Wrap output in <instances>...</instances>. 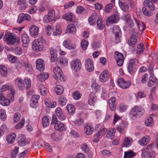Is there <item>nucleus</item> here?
<instances>
[{
    "instance_id": "58836bf2",
    "label": "nucleus",
    "mask_w": 158,
    "mask_h": 158,
    "mask_svg": "<svg viewBox=\"0 0 158 158\" xmlns=\"http://www.w3.org/2000/svg\"><path fill=\"white\" fill-rule=\"evenodd\" d=\"M58 63H60L61 65H67L68 63V60L64 56H60L58 57L57 60Z\"/></svg>"
},
{
    "instance_id": "3c124183",
    "label": "nucleus",
    "mask_w": 158,
    "mask_h": 158,
    "mask_svg": "<svg viewBox=\"0 0 158 158\" xmlns=\"http://www.w3.org/2000/svg\"><path fill=\"white\" fill-rule=\"evenodd\" d=\"M144 48L143 44L140 43L137 46V49L136 50V53L137 54H139L143 52Z\"/></svg>"
},
{
    "instance_id": "f03ea898",
    "label": "nucleus",
    "mask_w": 158,
    "mask_h": 158,
    "mask_svg": "<svg viewBox=\"0 0 158 158\" xmlns=\"http://www.w3.org/2000/svg\"><path fill=\"white\" fill-rule=\"evenodd\" d=\"M144 112V110L142 107L136 106L132 108L129 114L131 118H138L143 115Z\"/></svg>"
},
{
    "instance_id": "1a4fd4ad",
    "label": "nucleus",
    "mask_w": 158,
    "mask_h": 158,
    "mask_svg": "<svg viewBox=\"0 0 158 158\" xmlns=\"http://www.w3.org/2000/svg\"><path fill=\"white\" fill-rule=\"evenodd\" d=\"M117 83L119 86L123 89H127L130 86L131 82L129 81H126L123 78L118 79Z\"/></svg>"
},
{
    "instance_id": "0eeeda50",
    "label": "nucleus",
    "mask_w": 158,
    "mask_h": 158,
    "mask_svg": "<svg viewBox=\"0 0 158 158\" xmlns=\"http://www.w3.org/2000/svg\"><path fill=\"white\" fill-rule=\"evenodd\" d=\"M32 47L34 51L37 52L41 51L43 49V46L40 40L36 39L33 42Z\"/></svg>"
},
{
    "instance_id": "13d9d810",
    "label": "nucleus",
    "mask_w": 158,
    "mask_h": 158,
    "mask_svg": "<svg viewBox=\"0 0 158 158\" xmlns=\"http://www.w3.org/2000/svg\"><path fill=\"white\" fill-rule=\"evenodd\" d=\"M107 131V130L105 128H103L101 129L98 133L95 136L98 138H100L105 134Z\"/></svg>"
},
{
    "instance_id": "473e14b6",
    "label": "nucleus",
    "mask_w": 158,
    "mask_h": 158,
    "mask_svg": "<svg viewBox=\"0 0 158 158\" xmlns=\"http://www.w3.org/2000/svg\"><path fill=\"white\" fill-rule=\"evenodd\" d=\"M85 133L88 135H90L92 134L93 131V126L90 124L85 125L84 129Z\"/></svg>"
},
{
    "instance_id": "b1692460",
    "label": "nucleus",
    "mask_w": 158,
    "mask_h": 158,
    "mask_svg": "<svg viewBox=\"0 0 158 158\" xmlns=\"http://www.w3.org/2000/svg\"><path fill=\"white\" fill-rule=\"evenodd\" d=\"M109 77V72L105 70L103 71L100 75V80L102 82L106 81Z\"/></svg>"
},
{
    "instance_id": "603ef678",
    "label": "nucleus",
    "mask_w": 158,
    "mask_h": 158,
    "mask_svg": "<svg viewBox=\"0 0 158 158\" xmlns=\"http://www.w3.org/2000/svg\"><path fill=\"white\" fill-rule=\"evenodd\" d=\"M97 26L100 30L103 29L104 26L102 23V20L101 18L98 17L97 21Z\"/></svg>"
},
{
    "instance_id": "2eb2a0df",
    "label": "nucleus",
    "mask_w": 158,
    "mask_h": 158,
    "mask_svg": "<svg viewBox=\"0 0 158 158\" xmlns=\"http://www.w3.org/2000/svg\"><path fill=\"white\" fill-rule=\"evenodd\" d=\"M63 45L65 48L70 50L75 49L76 48L75 44L72 43L71 40L69 39L65 40L63 43Z\"/></svg>"
},
{
    "instance_id": "c9c22d12",
    "label": "nucleus",
    "mask_w": 158,
    "mask_h": 158,
    "mask_svg": "<svg viewBox=\"0 0 158 158\" xmlns=\"http://www.w3.org/2000/svg\"><path fill=\"white\" fill-rule=\"evenodd\" d=\"M18 65L20 67L24 66L26 70L29 72H31L32 70L31 65L29 63L26 62L24 60L21 61V63L19 62Z\"/></svg>"
},
{
    "instance_id": "09e8293b",
    "label": "nucleus",
    "mask_w": 158,
    "mask_h": 158,
    "mask_svg": "<svg viewBox=\"0 0 158 158\" xmlns=\"http://www.w3.org/2000/svg\"><path fill=\"white\" fill-rule=\"evenodd\" d=\"M58 102L60 106H64L66 104L67 100L63 96H61L59 98Z\"/></svg>"
},
{
    "instance_id": "393cba45",
    "label": "nucleus",
    "mask_w": 158,
    "mask_h": 158,
    "mask_svg": "<svg viewBox=\"0 0 158 158\" xmlns=\"http://www.w3.org/2000/svg\"><path fill=\"white\" fill-rule=\"evenodd\" d=\"M116 99L115 97L111 98L108 101V104L110 109L111 111H114L115 110V102Z\"/></svg>"
},
{
    "instance_id": "4468645a",
    "label": "nucleus",
    "mask_w": 158,
    "mask_h": 158,
    "mask_svg": "<svg viewBox=\"0 0 158 158\" xmlns=\"http://www.w3.org/2000/svg\"><path fill=\"white\" fill-rule=\"evenodd\" d=\"M55 113L59 119L61 121L64 120L66 116L64 114L62 110L60 107L56 108L55 110Z\"/></svg>"
},
{
    "instance_id": "423d86ee",
    "label": "nucleus",
    "mask_w": 158,
    "mask_h": 158,
    "mask_svg": "<svg viewBox=\"0 0 158 158\" xmlns=\"http://www.w3.org/2000/svg\"><path fill=\"white\" fill-rule=\"evenodd\" d=\"M70 66L73 70L75 72H78L81 68V62L79 59L74 60L71 62Z\"/></svg>"
},
{
    "instance_id": "4be33fe9",
    "label": "nucleus",
    "mask_w": 158,
    "mask_h": 158,
    "mask_svg": "<svg viewBox=\"0 0 158 158\" xmlns=\"http://www.w3.org/2000/svg\"><path fill=\"white\" fill-rule=\"evenodd\" d=\"M29 31L30 34L32 36L36 38L38 34L39 28L35 25H32L29 28Z\"/></svg>"
},
{
    "instance_id": "c756f323",
    "label": "nucleus",
    "mask_w": 158,
    "mask_h": 158,
    "mask_svg": "<svg viewBox=\"0 0 158 158\" xmlns=\"http://www.w3.org/2000/svg\"><path fill=\"white\" fill-rule=\"evenodd\" d=\"M155 84H158V80L154 76V75H150L149 78V80L148 82V85L149 87H151Z\"/></svg>"
},
{
    "instance_id": "aec40b11",
    "label": "nucleus",
    "mask_w": 158,
    "mask_h": 158,
    "mask_svg": "<svg viewBox=\"0 0 158 158\" xmlns=\"http://www.w3.org/2000/svg\"><path fill=\"white\" fill-rule=\"evenodd\" d=\"M21 39L23 46V47H28L29 43V39L28 35L25 33L22 34L21 35Z\"/></svg>"
},
{
    "instance_id": "7c9ffc66",
    "label": "nucleus",
    "mask_w": 158,
    "mask_h": 158,
    "mask_svg": "<svg viewBox=\"0 0 158 158\" xmlns=\"http://www.w3.org/2000/svg\"><path fill=\"white\" fill-rule=\"evenodd\" d=\"M97 97L95 94L91 92L89 94V98L88 100L89 104L91 106H94V103L97 101Z\"/></svg>"
},
{
    "instance_id": "7ed1b4c3",
    "label": "nucleus",
    "mask_w": 158,
    "mask_h": 158,
    "mask_svg": "<svg viewBox=\"0 0 158 158\" xmlns=\"http://www.w3.org/2000/svg\"><path fill=\"white\" fill-rule=\"evenodd\" d=\"M16 37L11 33L6 32L3 38V40L7 44L13 45L16 42Z\"/></svg>"
},
{
    "instance_id": "2f4dec72",
    "label": "nucleus",
    "mask_w": 158,
    "mask_h": 158,
    "mask_svg": "<svg viewBox=\"0 0 158 158\" xmlns=\"http://www.w3.org/2000/svg\"><path fill=\"white\" fill-rule=\"evenodd\" d=\"M76 31V28L74 24H70L67 26L66 29L67 33H71L74 34H75Z\"/></svg>"
},
{
    "instance_id": "e433bc0d",
    "label": "nucleus",
    "mask_w": 158,
    "mask_h": 158,
    "mask_svg": "<svg viewBox=\"0 0 158 158\" xmlns=\"http://www.w3.org/2000/svg\"><path fill=\"white\" fill-rule=\"evenodd\" d=\"M145 6H147L152 11L155 10V8L152 2L149 0H145L143 3Z\"/></svg>"
},
{
    "instance_id": "f257e3e1",
    "label": "nucleus",
    "mask_w": 158,
    "mask_h": 158,
    "mask_svg": "<svg viewBox=\"0 0 158 158\" xmlns=\"http://www.w3.org/2000/svg\"><path fill=\"white\" fill-rule=\"evenodd\" d=\"M155 143H153L151 144L148 145L147 148H144L142 150L141 156L142 158H154L156 155L155 152L151 149L154 148L156 146L154 145Z\"/></svg>"
},
{
    "instance_id": "cd10ccee",
    "label": "nucleus",
    "mask_w": 158,
    "mask_h": 158,
    "mask_svg": "<svg viewBox=\"0 0 158 158\" xmlns=\"http://www.w3.org/2000/svg\"><path fill=\"white\" fill-rule=\"evenodd\" d=\"M15 84L19 89H23L25 88L23 80L20 78H17L15 81Z\"/></svg>"
},
{
    "instance_id": "69168bd1",
    "label": "nucleus",
    "mask_w": 158,
    "mask_h": 158,
    "mask_svg": "<svg viewBox=\"0 0 158 158\" xmlns=\"http://www.w3.org/2000/svg\"><path fill=\"white\" fill-rule=\"evenodd\" d=\"M121 120V118L116 114H115L114 116L113 124L114 125L116 123Z\"/></svg>"
},
{
    "instance_id": "a19ab883",
    "label": "nucleus",
    "mask_w": 158,
    "mask_h": 158,
    "mask_svg": "<svg viewBox=\"0 0 158 158\" xmlns=\"http://www.w3.org/2000/svg\"><path fill=\"white\" fill-rule=\"evenodd\" d=\"M44 103L47 106L51 108H55L56 106V102H50L48 99L45 100Z\"/></svg>"
},
{
    "instance_id": "6e6d98bb",
    "label": "nucleus",
    "mask_w": 158,
    "mask_h": 158,
    "mask_svg": "<svg viewBox=\"0 0 158 158\" xmlns=\"http://www.w3.org/2000/svg\"><path fill=\"white\" fill-rule=\"evenodd\" d=\"M142 11L143 14L146 16H150L152 15V11L149 10H147L146 8L143 7L142 8Z\"/></svg>"
},
{
    "instance_id": "79ce46f5",
    "label": "nucleus",
    "mask_w": 158,
    "mask_h": 158,
    "mask_svg": "<svg viewBox=\"0 0 158 158\" xmlns=\"http://www.w3.org/2000/svg\"><path fill=\"white\" fill-rule=\"evenodd\" d=\"M136 153L131 150H129L124 152V156L123 158H130L134 157Z\"/></svg>"
},
{
    "instance_id": "bb28decb",
    "label": "nucleus",
    "mask_w": 158,
    "mask_h": 158,
    "mask_svg": "<svg viewBox=\"0 0 158 158\" xmlns=\"http://www.w3.org/2000/svg\"><path fill=\"white\" fill-rule=\"evenodd\" d=\"M49 77V74L47 72H42L38 75L37 78L39 81H43L47 80Z\"/></svg>"
},
{
    "instance_id": "a211bd4d",
    "label": "nucleus",
    "mask_w": 158,
    "mask_h": 158,
    "mask_svg": "<svg viewBox=\"0 0 158 158\" xmlns=\"http://www.w3.org/2000/svg\"><path fill=\"white\" fill-rule=\"evenodd\" d=\"M137 34L136 32H135L131 34L127 42L129 45L133 46L136 44L137 42Z\"/></svg>"
},
{
    "instance_id": "ddd939ff",
    "label": "nucleus",
    "mask_w": 158,
    "mask_h": 158,
    "mask_svg": "<svg viewBox=\"0 0 158 158\" xmlns=\"http://www.w3.org/2000/svg\"><path fill=\"white\" fill-rule=\"evenodd\" d=\"M113 32L115 34V40L116 43H118L120 41V38L121 34V31L119 27L117 26L113 27Z\"/></svg>"
},
{
    "instance_id": "052dcab7",
    "label": "nucleus",
    "mask_w": 158,
    "mask_h": 158,
    "mask_svg": "<svg viewBox=\"0 0 158 158\" xmlns=\"http://www.w3.org/2000/svg\"><path fill=\"white\" fill-rule=\"evenodd\" d=\"M24 123L25 121L24 118L22 119L21 121L15 125V128L17 129H21L23 126L24 124Z\"/></svg>"
},
{
    "instance_id": "9b49d317",
    "label": "nucleus",
    "mask_w": 158,
    "mask_h": 158,
    "mask_svg": "<svg viewBox=\"0 0 158 158\" xmlns=\"http://www.w3.org/2000/svg\"><path fill=\"white\" fill-rule=\"evenodd\" d=\"M85 62L86 70L89 72L93 71L94 70V66L93 60L87 58L86 59Z\"/></svg>"
},
{
    "instance_id": "0e129e2a",
    "label": "nucleus",
    "mask_w": 158,
    "mask_h": 158,
    "mask_svg": "<svg viewBox=\"0 0 158 158\" xmlns=\"http://www.w3.org/2000/svg\"><path fill=\"white\" fill-rule=\"evenodd\" d=\"M51 137L52 139L55 141L58 140L60 138L58 133H52L51 135Z\"/></svg>"
},
{
    "instance_id": "c03bdc74",
    "label": "nucleus",
    "mask_w": 158,
    "mask_h": 158,
    "mask_svg": "<svg viewBox=\"0 0 158 158\" xmlns=\"http://www.w3.org/2000/svg\"><path fill=\"white\" fill-rule=\"evenodd\" d=\"M81 148L82 152L85 153H88L89 152V148L85 143H83L81 145Z\"/></svg>"
},
{
    "instance_id": "f704fd0d",
    "label": "nucleus",
    "mask_w": 158,
    "mask_h": 158,
    "mask_svg": "<svg viewBox=\"0 0 158 158\" xmlns=\"http://www.w3.org/2000/svg\"><path fill=\"white\" fill-rule=\"evenodd\" d=\"M133 141L132 139L129 137H125L122 144L123 147H129L132 144Z\"/></svg>"
},
{
    "instance_id": "ea45409f",
    "label": "nucleus",
    "mask_w": 158,
    "mask_h": 158,
    "mask_svg": "<svg viewBox=\"0 0 158 158\" xmlns=\"http://www.w3.org/2000/svg\"><path fill=\"white\" fill-rule=\"evenodd\" d=\"M16 137V134L14 133H12L7 136L6 137V140L8 143H12L15 141Z\"/></svg>"
},
{
    "instance_id": "6e6552de",
    "label": "nucleus",
    "mask_w": 158,
    "mask_h": 158,
    "mask_svg": "<svg viewBox=\"0 0 158 158\" xmlns=\"http://www.w3.org/2000/svg\"><path fill=\"white\" fill-rule=\"evenodd\" d=\"M118 3L121 8L124 11H127L129 8V5L131 4L129 0H119Z\"/></svg>"
},
{
    "instance_id": "5701e85b",
    "label": "nucleus",
    "mask_w": 158,
    "mask_h": 158,
    "mask_svg": "<svg viewBox=\"0 0 158 158\" xmlns=\"http://www.w3.org/2000/svg\"><path fill=\"white\" fill-rule=\"evenodd\" d=\"M63 19L70 21L73 22L75 21V15L73 13H68L64 14L63 16Z\"/></svg>"
},
{
    "instance_id": "338daca9",
    "label": "nucleus",
    "mask_w": 158,
    "mask_h": 158,
    "mask_svg": "<svg viewBox=\"0 0 158 158\" xmlns=\"http://www.w3.org/2000/svg\"><path fill=\"white\" fill-rule=\"evenodd\" d=\"M0 117L3 121H5L6 118V115L5 111L4 110L0 111Z\"/></svg>"
},
{
    "instance_id": "4d7b16f0",
    "label": "nucleus",
    "mask_w": 158,
    "mask_h": 158,
    "mask_svg": "<svg viewBox=\"0 0 158 158\" xmlns=\"http://www.w3.org/2000/svg\"><path fill=\"white\" fill-rule=\"evenodd\" d=\"M0 72L3 76H5L7 74V69L3 65H0Z\"/></svg>"
},
{
    "instance_id": "20e7f679",
    "label": "nucleus",
    "mask_w": 158,
    "mask_h": 158,
    "mask_svg": "<svg viewBox=\"0 0 158 158\" xmlns=\"http://www.w3.org/2000/svg\"><path fill=\"white\" fill-rule=\"evenodd\" d=\"M55 15V12L54 9H49L48 10V14L44 17L43 22L45 23H48L51 21L56 20Z\"/></svg>"
},
{
    "instance_id": "c85d7f7f",
    "label": "nucleus",
    "mask_w": 158,
    "mask_h": 158,
    "mask_svg": "<svg viewBox=\"0 0 158 158\" xmlns=\"http://www.w3.org/2000/svg\"><path fill=\"white\" fill-rule=\"evenodd\" d=\"M44 61L41 59H38L36 61V68L40 71H43L44 69Z\"/></svg>"
},
{
    "instance_id": "f8f14e48",
    "label": "nucleus",
    "mask_w": 158,
    "mask_h": 158,
    "mask_svg": "<svg viewBox=\"0 0 158 158\" xmlns=\"http://www.w3.org/2000/svg\"><path fill=\"white\" fill-rule=\"evenodd\" d=\"M119 19V17L117 15H113L109 17L106 20L107 25L117 23Z\"/></svg>"
},
{
    "instance_id": "680f3d73",
    "label": "nucleus",
    "mask_w": 158,
    "mask_h": 158,
    "mask_svg": "<svg viewBox=\"0 0 158 158\" xmlns=\"http://www.w3.org/2000/svg\"><path fill=\"white\" fill-rule=\"evenodd\" d=\"M25 20V14L23 13H21L19 15L18 22V23H20L24 21Z\"/></svg>"
},
{
    "instance_id": "49530a36",
    "label": "nucleus",
    "mask_w": 158,
    "mask_h": 158,
    "mask_svg": "<svg viewBox=\"0 0 158 158\" xmlns=\"http://www.w3.org/2000/svg\"><path fill=\"white\" fill-rule=\"evenodd\" d=\"M17 4L19 5H23L21 7L22 10H24L28 7V4L27 3L25 0H19Z\"/></svg>"
},
{
    "instance_id": "bf43d9fd",
    "label": "nucleus",
    "mask_w": 158,
    "mask_h": 158,
    "mask_svg": "<svg viewBox=\"0 0 158 158\" xmlns=\"http://www.w3.org/2000/svg\"><path fill=\"white\" fill-rule=\"evenodd\" d=\"M113 3L107 4L104 9V11L106 13H109L113 7Z\"/></svg>"
},
{
    "instance_id": "dca6fc26",
    "label": "nucleus",
    "mask_w": 158,
    "mask_h": 158,
    "mask_svg": "<svg viewBox=\"0 0 158 158\" xmlns=\"http://www.w3.org/2000/svg\"><path fill=\"white\" fill-rule=\"evenodd\" d=\"M54 128L56 130L62 131H65L67 128L64 123L60 121L55 124Z\"/></svg>"
},
{
    "instance_id": "774afa93",
    "label": "nucleus",
    "mask_w": 158,
    "mask_h": 158,
    "mask_svg": "<svg viewBox=\"0 0 158 158\" xmlns=\"http://www.w3.org/2000/svg\"><path fill=\"white\" fill-rule=\"evenodd\" d=\"M75 124L78 126L82 125L84 123V120L83 119L79 118L76 120L74 122Z\"/></svg>"
},
{
    "instance_id": "f3484780",
    "label": "nucleus",
    "mask_w": 158,
    "mask_h": 158,
    "mask_svg": "<svg viewBox=\"0 0 158 158\" xmlns=\"http://www.w3.org/2000/svg\"><path fill=\"white\" fill-rule=\"evenodd\" d=\"M18 140V144L20 146H23L29 143V142L26 140L25 136L23 135H19Z\"/></svg>"
},
{
    "instance_id": "37998d69",
    "label": "nucleus",
    "mask_w": 158,
    "mask_h": 158,
    "mask_svg": "<svg viewBox=\"0 0 158 158\" xmlns=\"http://www.w3.org/2000/svg\"><path fill=\"white\" fill-rule=\"evenodd\" d=\"M116 131L115 129L111 128L107 132L106 136L108 138L112 139L114 138L115 135V133Z\"/></svg>"
},
{
    "instance_id": "e2e57ef3",
    "label": "nucleus",
    "mask_w": 158,
    "mask_h": 158,
    "mask_svg": "<svg viewBox=\"0 0 158 158\" xmlns=\"http://www.w3.org/2000/svg\"><path fill=\"white\" fill-rule=\"evenodd\" d=\"M73 96L75 99L78 100L81 98V95L78 91H76L73 93Z\"/></svg>"
},
{
    "instance_id": "72a5a7b5",
    "label": "nucleus",
    "mask_w": 158,
    "mask_h": 158,
    "mask_svg": "<svg viewBox=\"0 0 158 158\" xmlns=\"http://www.w3.org/2000/svg\"><path fill=\"white\" fill-rule=\"evenodd\" d=\"M127 124L126 122H122L118 125H117L116 127L117 130L120 132L123 133L124 131V129L127 127Z\"/></svg>"
},
{
    "instance_id": "a18cd8bd",
    "label": "nucleus",
    "mask_w": 158,
    "mask_h": 158,
    "mask_svg": "<svg viewBox=\"0 0 158 158\" xmlns=\"http://www.w3.org/2000/svg\"><path fill=\"white\" fill-rule=\"evenodd\" d=\"M42 124L44 127L48 126L49 124V119L46 116L43 117L42 118Z\"/></svg>"
},
{
    "instance_id": "8fccbe9b",
    "label": "nucleus",
    "mask_w": 158,
    "mask_h": 158,
    "mask_svg": "<svg viewBox=\"0 0 158 158\" xmlns=\"http://www.w3.org/2000/svg\"><path fill=\"white\" fill-rule=\"evenodd\" d=\"M89 44V42L85 39H82L81 42V46L83 50H85Z\"/></svg>"
},
{
    "instance_id": "de8ad7c7",
    "label": "nucleus",
    "mask_w": 158,
    "mask_h": 158,
    "mask_svg": "<svg viewBox=\"0 0 158 158\" xmlns=\"http://www.w3.org/2000/svg\"><path fill=\"white\" fill-rule=\"evenodd\" d=\"M55 90L57 94H61L64 91V89L62 86L58 85L55 88Z\"/></svg>"
},
{
    "instance_id": "9d476101",
    "label": "nucleus",
    "mask_w": 158,
    "mask_h": 158,
    "mask_svg": "<svg viewBox=\"0 0 158 158\" xmlns=\"http://www.w3.org/2000/svg\"><path fill=\"white\" fill-rule=\"evenodd\" d=\"M115 54L114 57L116 60L118 65L120 66H121L123 64L124 60L123 54L118 52H115Z\"/></svg>"
},
{
    "instance_id": "6ab92c4d",
    "label": "nucleus",
    "mask_w": 158,
    "mask_h": 158,
    "mask_svg": "<svg viewBox=\"0 0 158 158\" xmlns=\"http://www.w3.org/2000/svg\"><path fill=\"white\" fill-rule=\"evenodd\" d=\"M40 98V96L39 95L36 94L33 95L30 100V106L33 108L36 107Z\"/></svg>"
},
{
    "instance_id": "4c0bfd02",
    "label": "nucleus",
    "mask_w": 158,
    "mask_h": 158,
    "mask_svg": "<svg viewBox=\"0 0 158 158\" xmlns=\"http://www.w3.org/2000/svg\"><path fill=\"white\" fill-rule=\"evenodd\" d=\"M97 18V13L95 12L93 13L88 19V21L90 24L91 25H94L96 19Z\"/></svg>"
},
{
    "instance_id": "39448f33",
    "label": "nucleus",
    "mask_w": 158,
    "mask_h": 158,
    "mask_svg": "<svg viewBox=\"0 0 158 158\" xmlns=\"http://www.w3.org/2000/svg\"><path fill=\"white\" fill-rule=\"evenodd\" d=\"M53 71L55 74L54 76L55 79L56 80L58 79L61 81H64L65 78L62 75V72L60 67L58 66H56L53 68Z\"/></svg>"
},
{
    "instance_id": "5fc2aeb1",
    "label": "nucleus",
    "mask_w": 158,
    "mask_h": 158,
    "mask_svg": "<svg viewBox=\"0 0 158 158\" xmlns=\"http://www.w3.org/2000/svg\"><path fill=\"white\" fill-rule=\"evenodd\" d=\"M39 90L40 91L41 94L42 95H44L47 91V89L43 85H39Z\"/></svg>"
},
{
    "instance_id": "a878e982",
    "label": "nucleus",
    "mask_w": 158,
    "mask_h": 158,
    "mask_svg": "<svg viewBox=\"0 0 158 158\" xmlns=\"http://www.w3.org/2000/svg\"><path fill=\"white\" fill-rule=\"evenodd\" d=\"M150 140V137L148 135H145L141 138L138 142L139 144L142 146L146 145Z\"/></svg>"
},
{
    "instance_id": "864d4df0",
    "label": "nucleus",
    "mask_w": 158,
    "mask_h": 158,
    "mask_svg": "<svg viewBox=\"0 0 158 158\" xmlns=\"http://www.w3.org/2000/svg\"><path fill=\"white\" fill-rule=\"evenodd\" d=\"M66 108L69 113L70 114H73L75 112V108L72 104L68 105Z\"/></svg>"
},
{
    "instance_id": "412c9836",
    "label": "nucleus",
    "mask_w": 158,
    "mask_h": 158,
    "mask_svg": "<svg viewBox=\"0 0 158 158\" xmlns=\"http://www.w3.org/2000/svg\"><path fill=\"white\" fill-rule=\"evenodd\" d=\"M10 101L6 98L2 93H0V104L2 106H8L10 104Z\"/></svg>"
}]
</instances>
